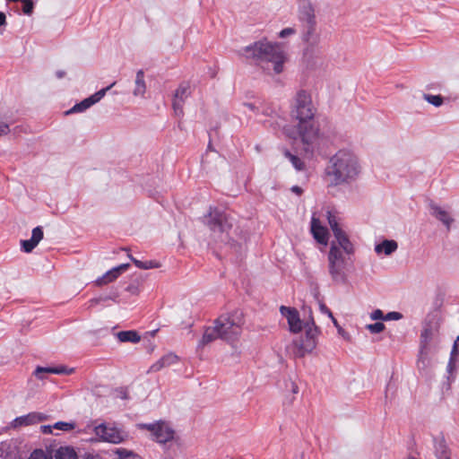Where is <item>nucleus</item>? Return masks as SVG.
<instances>
[{
    "mask_svg": "<svg viewBox=\"0 0 459 459\" xmlns=\"http://www.w3.org/2000/svg\"><path fill=\"white\" fill-rule=\"evenodd\" d=\"M290 116L295 125L284 127L286 135L293 140L299 139L305 152L312 151V145L319 138V126L316 121V108L311 94L299 90L290 103Z\"/></svg>",
    "mask_w": 459,
    "mask_h": 459,
    "instance_id": "obj_1",
    "label": "nucleus"
},
{
    "mask_svg": "<svg viewBox=\"0 0 459 459\" xmlns=\"http://www.w3.org/2000/svg\"><path fill=\"white\" fill-rule=\"evenodd\" d=\"M360 173L358 158L351 152L341 150L332 156L325 169V174L331 186L350 185Z\"/></svg>",
    "mask_w": 459,
    "mask_h": 459,
    "instance_id": "obj_2",
    "label": "nucleus"
},
{
    "mask_svg": "<svg viewBox=\"0 0 459 459\" xmlns=\"http://www.w3.org/2000/svg\"><path fill=\"white\" fill-rule=\"evenodd\" d=\"M243 52L247 58H252L264 70H269L271 64L277 74L283 71L284 63L287 61L282 44L269 42L265 39L247 46Z\"/></svg>",
    "mask_w": 459,
    "mask_h": 459,
    "instance_id": "obj_3",
    "label": "nucleus"
},
{
    "mask_svg": "<svg viewBox=\"0 0 459 459\" xmlns=\"http://www.w3.org/2000/svg\"><path fill=\"white\" fill-rule=\"evenodd\" d=\"M243 52L247 58H252L264 70H269L271 64L277 74L283 71L284 63L287 61L282 44L269 42L265 39L247 46Z\"/></svg>",
    "mask_w": 459,
    "mask_h": 459,
    "instance_id": "obj_4",
    "label": "nucleus"
},
{
    "mask_svg": "<svg viewBox=\"0 0 459 459\" xmlns=\"http://www.w3.org/2000/svg\"><path fill=\"white\" fill-rule=\"evenodd\" d=\"M205 224L216 240L225 243L230 240L229 232L233 226V219L227 212L216 208L211 209L205 216Z\"/></svg>",
    "mask_w": 459,
    "mask_h": 459,
    "instance_id": "obj_5",
    "label": "nucleus"
},
{
    "mask_svg": "<svg viewBox=\"0 0 459 459\" xmlns=\"http://www.w3.org/2000/svg\"><path fill=\"white\" fill-rule=\"evenodd\" d=\"M306 333L304 337L295 339L288 347L294 357L302 358L311 352L316 346V337L319 333L314 318L310 316L309 320L305 324Z\"/></svg>",
    "mask_w": 459,
    "mask_h": 459,
    "instance_id": "obj_6",
    "label": "nucleus"
},
{
    "mask_svg": "<svg viewBox=\"0 0 459 459\" xmlns=\"http://www.w3.org/2000/svg\"><path fill=\"white\" fill-rule=\"evenodd\" d=\"M306 333L304 337L295 339L288 347L294 357L302 358L311 352L316 346V337L319 333L314 318L310 316L309 320L305 324Z\"/></svg>",
    "mask_w": 459,
    "mask_h": 459,
    "instance_id": "obj_7",
    "label": "nucleus"
},
{
    "mask_svg": "<svg viewBox=\"0 0 459 459\" xmlns=\"http://www.w3.org/2000/svg\"><path fill=\"white\" fill-rule=\"evenodd\" d=\"M439 329L440 321L436 316L429 315L423 321L420 336L419 362L424 363L430 350V343L436 341L439 335Z\"/></svg>",
    "mask_w": 459,
    "mask_h": 459,
    "instance_id": "obj_8",
    "label": "nucleus"
},
{
    "mask_svg": "<svg viewBox=\"0 0 459 459\" xmlns=\"http://www.w3.org/2000/svg\"><path fill=\"white\" fill-rule=\"evenodd\" d=\"M214 323L219 331L220 338L231 341L240 334L244 320L241 313L235 312L221 315Z\"/></svg>",
    "mask_w": 459,
    "mask_h": 459,
    "instance_id": "obj_9",
    "label": "nucleus"
},
{
    "mask_svg": "<svg viewBox=\"0 0 459 459\" xmlns=\"http://www.w3.org/2000/svg\"><path fill=\"white\" fill-rule=\"evenodd\" d=\"M349 261L350 257H346L341 248L333 242L328 253V270L333 281L337 282L345 281V270Z\"/></svg>",
    "mask_w": 459,
    "mask_h": 459,
    "instance_id": "obj_10",
    "label": "nucleus"
},
{
    "mask_svg": "<svg viewBox=\"0 0 459 459\" xmlns=\"http://www.w3.org/2000/svg\"><path fill=\"white\" fill-rule=\"evenodd\" d=\"M94 433L100 440L112 444H120L127 438V434L125 431L105 423L96 426Z\"/></svg>",
    "mask_w": 459,
    "mask_h": 459,
    "instance_id": "obj_11",
    "label": "nucleus"
},
{
    "mask_svg": "<svg viewBox=\"0 0 459 459\" xmlns=\"http://www.w3.org/2000/svg\"><path fill=\"white\" fill-rule=\"evenodd\" d=\"M140 427L149 430L158 443L165 444L174 438L175 431L165 422L142 424Z\"/></svg>",
    "mask_w": 459,
    "mask_h": 459,
    "instance_id": "obj_12",
    "label": "nucleus"
},
{
    "mask_svg": "<svg viewBox=\"0 0 459 459\" xmlns=\"http://www.w3.org/2000/svg\"><path fill=\"white\" fill-rule=\"evenodd\" d=\"M116 82L111 83L109 86L103 88L94 93L93 95L90 96L89 98L84 99L80 103L75 104L72 108H70L65 113L72 114V113H77V112H82L91 107L93 104L99 102L107 93L108 90H110Z\"/></svg>",
    "mask_w": 459,
    "mask_h": 459,
    "instance_id": "obj_13",
    "label": "nucleus"
},
{
    "mask_svg": "<svg viewBox=\"0 0 459 459\" xmlns=\"http://www.w3.org/2000/svg\"><path fill=\"white\" fill-rule=\"evenodd\" d=\"M280 311L286 317L290 332L297 333L301 331L303 325L299 311L296 308L281 306Z\"/></svg>",
    "mask_w": 459,
    "mask_h": 459,
    "instance_id": "obj_14",
    "label": "nucleus"
},
{
    "mask_svg": "<svg viewBox=\"0 0 459 459\" xmlns=\"http://www.w3.org/2000/svg\"><path fill=\"white\" fill-rule=\"evenodd\" d=\"M301 39L307 45V50L318 45L320 36L316 32V22L302 24Z\"/></svg>",
    "mask_w": 459,
    "mask_h": 459,
    "instance_id": "obj_15",
    "label": "nucleus"
},
{
    "mask_svg": "<svg viewBox=\"0 0 459 459\" xmlns=\"http://www.w3.org/2000/svg\"><path fill=\"white\" fill-rule=\"evenodd\" d=\"M190 95V86L188 83H181L177 89L174 100H173V109L175 115L180 117L183 115V105L185 100Z\"/></svg>",
    "mask_w": 459,
    "mask_h": 459,
    "instance_id": "obj_16",
    "label": "nucleus"
},
{
    "mask_svg": "<svg viewBox=\"0 0 459 459\" xmlns=\"http://www.w3.org/2000/svg\"><path fill=\"white\" fill-rule=\"evenodd\" d=\"M430 214L444 224L446 230H451V226L455 220L450 213L434 202L429 203Z\"/></svg>",
    "mask_w": 459,
    "mask_h": 459,
    "instance_id": "obj_17",
    "label": "nucleus"
},
{
    "mask_svg": "<svg viewBox=\"0 0 459 459\" xmlns=\"http://www.w3.org/2000/svg\"><path fill=\"white\" fill-rule=\"evenodd\" d=\"M311 232L315 239L323 245L328 241V231L325 227L321 225L320 220L315 215L311 219Z\"/></svg>",
    "mask_w": 459,
    "mask_h": 459,
    "instance_id": "obj_18",
    "label": "nucleus"
},
{
    "mask_svg": "<svg viewBox=\"0 0 459 459\" xmlns=\"http://www.w3.org/2000/svg\"><path fill=\"white\" fill-rule=\"evenodd\" d=\"M299 19L302 24L316 22L315 15V8L313 4L304 0L299 6Z\"/></svg>",
    "mask_w": 459,
    "mask_h": 459,
    "instance_id": "obj_19",
    "label": "nucleus"
},
{
    "mask_svg": "<svg viewBox=\"0 0 459 459\" xmlns=\"http://www.w3.org/2000/svg\"><path fill=\"white\" fill-rule=\"evenodd\" d=\"M129 267V264H123L107 272L103 276L96 280V284L101 286L116 280L122 272Z\"/></svg>",
    "mask_w": 459,
    "mask_h": 459,
    "instance_id": "obj_20",
    "label": "nucleus"
},
{
    "mask_svg": "<svg viewBox=\"0 0 459 459\" xmlns=\"http://www.w3.org/2000/svg\"><path fill=\"white\" fill-rule=\"evenodd\" d=\"M178 361V357L174 353H168L161 357L159 360L153 363L148 372H158L164 368H168L171 365L176 364Z\"/></svg>",
    "mask_w": 459,
    "mask_h": 459,
    "instance_id": "obj_21",
    "label": "nucleus"
},
{
    "mask_svg": "<svg viewBox=\"0 0 459 459\" xmlns=\"http://www.w3.org/2000/svg\"><path fill=\"white\" fill-rule=\"evenodd\" d=\"M434 451L437 459H450V449L443 436L434 437Z\"/></svg>",
    "mask_w": 459,
    "mask_h": 459,
    "instance_id": "obj_22",
    "label": "nucleus"
},
{
    "mask_svg": "<svg viewBox=\"0 0 459 459\" xmlns=\"http://www.w3.org/2000/svg\"><path fill=\"white\" fill-rule=\"evenodd\" d=\"M73 371V369H67L64 366L60 367H38L35 369L34 375L39 379H44L46 374H70Z\"/></svg>",
    "mask_w": 459,
    "mask_h": 459,
    "instance_id": "obj_23",
    "label": "nucleus"
},
{
    "mask_svg": "<svg viewBox=\"0 0 459 459\" xmlns=\"http://www.w3.org/2000/svg\"><path fill=\"white\" fill-rule=\"evenodd\" d=\"M334 237L338 241L339 246L337 247H340L342 252H344L347 255H351L353 254V245L351 244L348 236L343 230L338 231V233H336Z\"/></svg>",
    "mask_w": 459,
    "mask_h": 459,
    "instance_id": "obj_24",
    "label": "nucleus"
},
{
    "mask_svg": "<svg viewBox=\"0 0 459 459\" xmlns=\"http://www.w3.org/2000/svg\"><path fill=\"white\" fill-rule=\"evenodd\" d=\"M398 248V244L395 240L385 239L380 244L376 245L375 251L377 254L384 253L385 255H390Z\"/></svg>",
    "mask_w": 459,
    "mask_h": 459,
    "instance_id": "obj_25",
    "label": "nucleus"
},
{
    "mask_svg": "<svg viewBox=\"0 0 459 459\" xmlns=\"http://www.w3.org/2000/svg\"><path fill=\"white\" fill-rule=\"evenodd\" d=\"M135 87L134 90V95L138 97H143L146 91V84L144 82V73L143 70H139L136 73L135 76V82H134Z\"/></svg>",
    "mask_w": 459,
    "mask_h": 459,
    "instance_id": "obj_26",
    "label": "nucleus"
},
{
    "mask_svg": "<svg viewBox=\"0 0 459 459\" xmlns=\"http://www.w3.org/2000/svg\"><path fill=\"white\" fill-rule=\"evenodd\" d=\"M117 337L121 342L137 343L141 340V336L134 330L118 332Z\"/></svg>",
    "mask_w": 459,
    "mask_h": 459,
    "instance_id": "obj_27",
    "label": "nucleus"
},
{
    "mask_svg": "<svg viewBox=\"0 0 459 459\" xmlns=\"http://www.w3.org/2000/svg\"><path fill=\"white\" fill-rule=\"evenodd\" d=\"M218 338H220L219 331L216 328V325L214 324L213 327H208L205 329L202 340L199 342V347L204 346Z\"/></svg>",
    "mask_w": 459,
    "mask_h": 459,
    "instance_id": "obj_28",
    "label": "nucleus"
},
{
    "mask_svg": "<svg viewBox=\"0 0 459 459\" xmlns=\"http://www.w3.org/2000/svg\"><path fill=\"white\" fill-rule=\"evenodd\" d=\"M55 459H78L74 448L69 446L60 447L56 451Z\"/></svg>",
    "mask_w": 459,
    "mask_h": 459,
    "instance_id": "obj_29",
    "label": "nucleus"
},
{
    "mask_svg": "<svg viewBox=\"0 0 459 459\" xmlns=\"http://www.w3.org/2000/svg\"><path fill=\"white\" fill-rule=\"evenodd\" d=\"M42 418L39 414L37 413H30L26 416L18 417L14 420V425L15 426H22V425H30L36 421L41 420Z\"/></svg>",
    "mask_w": 459,
    "mask_h": 459,
    "instance_id": "obj_30",
    "label": "nucleus"
},
{
    "mask_svg": "<svg viewBox=\"0 0 459 459\" xmlns=\"http://www.w3.org/2000/svg\"><path fill=\"white\" fill-rule=\"evenodd\" d=\"M284 156L289 159L292 166L298 171H303L306 169L304 161L298 156L292 154L289 150H285L283 152Z\"/></svg>",
    "mask_w": 459,
    "mask_h": 459,
    "instance_id": "obj_31",
    "label": "nucleus"
},
{
    "mask_svg": "<svg viewBox=\"0 0 459 459\" xmlns=\"http://www.w3.org/2000/svg\"><path fill=\"white\" fill-rule=\"evenodd\" d=\"M129 258L134 264V265L136 267L140 268V269L147 270V269L159 268L160 267V264L158 262H156V261L150 260V261H144L143 262V261H140L138 259H135L132 255H129Z\"/></svg>",
    "mask_w": 459,
    "mask_h": 459,
    "instance_id": "obj_32",
    "label": "nucleus"
},
{
    "mask_svg": "<svg viewBox=\"0 0 459 459\" xmlns=\"http://www.w3.org/2000/svg\"><path fill=\"white\" fill-rule=\"evenodd\" d=\"M327 219H328V223H329L334 236L336 235V233H338V231H342V230L339 227L336 217L331 212H327Z\"/></svg>",
    "mask_w": 459,
    "mask_h": 459,
    "instance_id": "obj_33",
    "label": "nucleus"
},
{
    "mask_svg": "<svg viewBox=\"0 0 459 459\" xmlns=\"http://www.w3.org/2000/svg\"><path fill=\"white\" fill-rule=\"evenodd\" d=\"M424 100L435 107H439L443 103V98L440 95L424 94Z\"/></svg>",
    "mask_w": 459,
    "mask_h": 459,
    "instance_id": "obj_34",
    "label": "nucleus"
},
{
    "mask_svg": "<svg viewBox=\"0 0 459 459\" xmlns=\"http://www.w3.org/2000/svg\"><path fill=\"white\" fill-rule=\"evenodd\" d=\"M21 244L22 250L26 253L31 252L38 246V243L33 241L31 238L30 239L22 240Z\"/></svg>",
    "mask_w": 459,
    "mask_h": 459,
    "instance_id": "obj_35",
    "label": "nucleus"
},
{
    "mask_svg": "<svg viewBox=\"0 0 459 459\" xmlns=\"http://www.w3.org/2000/svg\"><path fill=\"white\" fill-rule=\"evenodd\" d=\"M366 328L371 333H379L383 332L385 328V325L381 322H377L374 324L367 325Z\"/></svg>",
    "mask_w": 459,
    "mask_h": 459,
    "instance_id": "obj_36",
    "label": "nucleus"
},
{
    "mask_svg": "<svg viewBox=\"0 0 459 459\" xmlns=\"http://www.w3.org/2000/svg\"><path fill=\"white\" fill-rule=\"evenodd\" d=\"M75 425L73 422H65V421H58L54 425L55 429L63 430V431H70L74 429Z\"/></svg>",
    "mask_w": 459,
    "mask_h": 459,
    "instance_id": "obj_37",
    "label": "nucleus"
},
{
    "mask_svg": "<svg viewBox=\"0 0 459 459\" xmlns=\"http://www.w3.org/2000/svg\"><path fill=\"white\" fill-rule=\"evenodd\" d=\"M43 235L44 233L42 227L38 226L32 230L31 238L33 239V241L39 244V241L43 238Z\"/></svg>",
    "mask_w": 459,
    "mask_h": 459,
    "instance_id": "obj_38",
    "label": "nucleus"
},
{
    "mask_svg": "<svg viewBox=\"0 0 459 459\" xmlns=\"http://www.w3.org/2000/svg\"><path fill=\"white\" fill-rule=\"evenodd\" d=\"M22 3L23 4L22 12L27 15H30L33 12L34 3L31 0H22Z\"/></svg>",
    "mask_w": 459,
    "mask_h": 459,
    "instance_id": "obj_39",
    "label": "nucleus"
},
{
    "mask_svg": "<svg viewBox=\"0 0 459 459\" xmlns=\"http://www.w3.org/2000/svg\"><path fill=\"white\" fill-rule=\"evenodd\" d=\"M115 453L119 459H128L133 455V452L126 448H117Z\"/></svg>",
    "mask_w": 459,
    "mask_h": 459,
    "instance_id": "obj_40",
    "label": "nucleus"
},
{
    "mask_svg": "<svg viewBox=\"0 0 459 459\" xmlns=\"http://www.w3.org/2000/svg\"><path fill=\"white\" fill-rule=\"evenodd\" d=\"M295 33L296 30L294 28H285L279 32V37L284 39L286 37L294 35Z\"/></svg>",
    "mask_w": 459,
    "mask_h": 459,
    "instance_id": "obj_41",
    "label": "nucleus"
},
{
    "mask_svg": "<svg viewBox=\"0 0 459 459\" xmlns=\"http://www.w3.org/2000/svg\"><path fill=\"white\" fill-rule=\"evenodd\" d=\"M403 317V315L399 312H389L385 316V320H399Z\"/></svg>",
    "mask_w": 459,
    "mask_h": 459,
    "instance_id": "obj_42",
    "label": "nucleus"
},
{
    "mask_svg": "<svg viewBox=\"0 0 459 459\" xmlns=\"http://www.w3.org/2000/svg\"><path fill=\"white\" fill-rule=\"evenodd\" d=\"M385 315H384V313H383V311H382V310H380V309H376V310H374V311L371 313L370 317H371V319H373V320H379V319H383V320H385Z\"/></svg>",
    "mask_w": 459,
    "mask_h": 459,
    "instance_id": "obj_43",
    "label": "nucleus"
},
{
    "mask_svg": "<svg viewBox=\"0 0 459 459\" xmlns=\"http://www.w3.org/2000/svg\"><path fill=\"white\" fill-rule=\"evenodd\" d=\"M286 387H290L292 394H298L299 393V386L297 384L293 381H290L286 384Z\"/></svg>",
    "mask_w": 459,
    "mask_h": 459,
    "instance_id": "obj_44",
    "label": "nucleus"
},
{
    "mask_svg": "<svg viewBox=\"0 0 459 459\" xmlns=\"http://www.w3.org/2000/svg\"><path fill=\"white\" fill-rule=\"evenodd\" d=\"M9 132V126L5 123H0V136L7 134Z\"/></svg>",
    "mask_w": 459,
    "mask_h": 459,
    "instance_id": "obj_45",
    "label": "nucleus"
},
{
    "mask_svg": "<svg viewBox=\"0 0 459 459\" xmlns=\"http://www.w3.org/2000/svg\"><path fill=\"white\" fill-rule=\"evenodd\" d=\"M126 290L134 295H137L139 294L140 292V290L138 288L137 285H134V284H130L127 288H126Z\"/></svg>",
    "mask_w": 459,
    "mask_h": 459,
    "instance_id": "obj_46",
    "label": "nucleus"
},
{
    "mask_svg": "<svg viewBox=\"0 0 459 459\" xmlns=\"http://www.w3.org/2000/svg\"><path fill=\"white\" fill-rule=\"evenodd\" d=\"M319 307L322 313L326 314L329 317H333V313L324 303H320Z\"/></svg>",
    "mask_w": 459,
    "mask_h": 459,
    "instance_id": "obj_47",
    "label": "nucleus"
},
{
    "mask_svg": "<svg viewBox=\"0 0 459 459\" xmlns=\"http://www.w3.org/2000/svg\"><path fill=\"white\" fill-rule=\"evenodd\" d=\"M117 297V295H115V297H114V298H111V297H109V296L101 297V298H100V299H91V303H99L100 301H106V300H108V299H111L115 300Z\"/></svg>",
    "mask_w": 459,
    "mask_h": 459,
    "instance_id": "obj_48",
    "label": "nucleus"
},
{
    "mask_svg": "<svg viewBox=\"0 0 459 459\" xmlns=\"http://www.w3.org/2000/svg\"><path fill=\"white\" fill-rule=\"evenodd\" d=\"M291 191L298 195H300L303 193V189L299 186H293L291 187Z\"/></svg>",
    "mask_w": 459,
    "mask_h": 459,
    "instance_id": "obj_49",
    "label": "nucleus"
},
{
    "mask_svg": "<svg viewBox=\"0 0 459 459\" xmlns=\"http://www.w3.org/2000/svg\"><path fill=\"white\" fill-rule=\"evenodd\" d=\"M458 350H459V336L457 337V340L455 342L451 355L453 356Z\"/></svg>",
    "mask_w": 459,
    "mask_h": 459,
    "instance_id": "obj_50",
    "label": "nucleus"
},
{
    "mask_svg": "<svg viewBox=\"0 0 459 459\" xmlns=\"http://www.w3.org/2000/svg\"><path fill=\"white\" fill-rule=\"evenodd\" d=\"M6 24V16L3 12H0V26Z\"/></svg>",
    "mask_w": 459,
    "mask_h": 459,
    "instance_id": "obj_51",
    "label": "nucleus"
},
{
    "mask_svg": "<svg viewBox=\"0 0 459 459\" xmlns=\"http://www.w3.org/2000/svg\"><path fill=\"white\" fill-rule=\"evenodd\" d=\"M56 75L57 78L61 79L65 75V71H57L56 73Z\"/></svg>",
    "mask_w": 459,
    "mask_h": 459,
    "instance_id": "obj_52",
    "label": "nucleus"
},
{
    "mask_svg": "<svg viewBox=\"0 0 459 459\" xmlns=\"http://www.w3.org/2000/svg\"><path fill=\"white\" fill-rule=\"evenodd\" d=\"M244 105H245L247 108H249L250 110H252V111H255V105H254V104H252V103H245Z\"/></svg>",
    "mask_w": 459,
    "mask_h": 459,
    "instance_id": "obj_53",
    "label": "nucleus"
},
{
    "mask_svg": "<svg viewBox=\"0 0 459 459\" xmlns=\"http://www.w3.org/2000/svg\"><path fill=\"white\" fill-rule=\"evenodd\" d=\"M453 367H454V360H453V356L451 355V358H450V360L448 363V369L451 370Z\"/></svg>",
    "mask_w": 459,
    "mask_h": 459,
    "instance_id": "obj_54",
    "label": "nucleus"
},
{
    "mask_svg": "<svg viewBox=\"0 0 459 459\" xmlns=\"http://www.w3.org/2000/svg\"><path fill=\"white\" fill-rule=\"evenodd\" d=\"M44 432L45 433H50L51 432V429H50V427L49 426H44Z\"/></svg>",
    "mask_w": 459,
    "mask_h": 459,
    "instance_id": "obj_55",
    "label": "nucleus"
},
{
    "mask_svg": "<svg viewBox=\"0 0 459 459\" xmlns=\"http://www.w3.org/2000/svg\"><path fill=\"white\" fill-rule=\"evenodd\" d=\"M44 432L45 433H50L51 432V429H50V427L49 426H44Z\"/></svg>",
    "mask_w": 459,
    "mask_h": 459,
    "instance_id": "obj_56",
    "label": "nucleus"
},
{
    "mask_svg": "<svg viewBox=\"0 0 459 459\" xmlns=\"http://www.w3.org/2000/svg\"><path fill=\"white\" fill-rule=\"evenodd\" d=\"M331 318H332V320H333V325H334L336 327H338L339 325H338V322H337V320H336L333 316V317H331Z\"/></svg>",
    "mask_w": 459,
    "mask_h": 459,
    "instance_id": "obj_57",
    "label": "nucleus"
},
{
    "mask_svg": "<svg viewBox=\"0 0 459 459\" xmlns=\"http://www.w3.org/2000/svg\"><path fill=\"white\" fill-rule=\"evenodd\" d=\"M406 459H420V458L416 457L414 455H409Z\"/></svg>",
    "mask_w": 459,
    "mask_h": 459,
    "instance_id": "obj_58",
    "label": "nucleus"
}]
</instances>
